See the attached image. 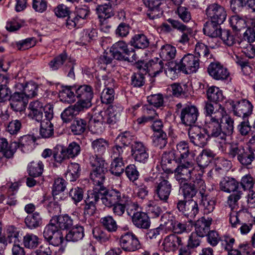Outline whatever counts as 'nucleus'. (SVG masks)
Masks as SVG:
<instances>
[{"mask_svg":"<svg viewBox=\"0 0 255 255\" xmlns=\"http://www.w3.org/2000/svg\"><path fill=\"white\" fill-rule=\"evenodd\" d=\"M178 164L174 170L175 179L178 183H185L192 181L199 185V188L204 189V181L202 179V174L199 173L198 166L192 160L176 161Z\"/></svg>","mask_w":255,"mask_h":255,"instance_id":"nucleus-1","label":"nucleus"},{"mask_svg":"<svg viewBox=\"0 0 255 255\" xmlns=\"http://www.w3.org/2000/svg\"><path fill=\"white\" fill-rule=\"evenodd\" d=\"M225 113V109L220 106L219 111L215 113L214 117L209 116L205 119V128L208 135L217 138L216 142L219 145L220 142H224L226 140V133L221 128L222 118Z\"/></svg>","mask_w":255,"mask_h":255,"instance_id":"nucleus-2","label":"nucleus"},{"mask_svg":"<svg viewBox=\"0 0 255 255\" xmlns=\"http://www.w3.org/2000/svg\"><path fill=\"white\" fill-rule=\"evenodd\" d=\"M147 182L157 184L155 192L160 200L166 202L171 191V185L169 182L163 179L160 173H152L149 177L145 178Z\"/></svg>","mask_w":255,"mask_h":255,"instance_id":"nucleus-3","label":"nucleus"},{"mask_svg":"<svg viewBox=\"0 0 255 255\" xmlns=\"http://www.w3.org/2000/svg\"><path fill=\"white\" fill-rule=\"evenodd\" d=\"M111 51L114 53V58L119 60L128 61L130 62H135L137 60V56L132 48H128L126 42L119 41L112 46Z\"/></svg>","mask_w":255,"mask_h":255,"instance_id":"nucleus-4","label":"nucleus"},{"mask_svg":"<svg viewBox=\"0 0 255 255\" xmlns=\"http://www.w3.org/2000/svg\"><path fill=\"white\" fill-rule=\"evenodd\" d=\"M234 114L243 119H249L253 112V106L252 104L246 99L242 100L231 101L229 102Z\"/></svg>","mask_w":255,"mask_h":255,"instance_id":"nucleus-5","label":"nucleus"},{"mask_svg":"<svg viewBox=\"0 0 255 255\" xmlns=\"http://www.w3.org/2000/svg\"><path fill=\"white\" fill-rule=\"evenodd\" d=\"M76 97L79 101L76 102L85 109L91 107L92 100L94 96L93 88L88 85L79 86L75 89Z\"/></svg>","mask_w":255,"mask_h":255,"instance_id":"nucleus-6","label":"nucleus"},{"mask_svg":"<svg viewBox=\"0 0 255 255\" xmlns=\"http://www.w3.org/2000/svg\"><path fill=\"white\" fill-rule=\"evenodd\" d=\"M199 58L192 54L185 55L178 63L180 71L187 74L195 73L199 68Z\"/></svg>","mask_w":255,"mask_h":255,"instance_id":"nucleus-7","label":"nucleus"},{"mask_svg":"<svg viewBox=\"0 0 255 255\" xmlns=\"http://www.w3.org/2000/svg\"><path fill=\"white\" fill-rule=\"evenodd\" d=\"M53 118V106L48 104L45 108V118L40 121V134L43 138H49L53 134V126L50 121Z\"/></svg>","mask_w":255,"mask_h":255,"instance_id":"nucleus-8","label":"nucleus"},{"mask_svg":"<svg viewBox=\"0 0 255 255\" xmlns=\"http://www.w3.org/2000/svg\"><path fill=\"white\" fill-rule=\"evenodd\" d=\"M199 112L198 108L194 105H186L180 111V118L182 124L186 126H195Z\"/></svg>","mask_w":255,"mask_h":255,"instance_id":"nucleus-9","label":"nucleus"},{"mask_svg":"<svg viewBox=\"0 0 255 255\" xmlns=\"http://www.w3.org/2000/svg\"><path fill=\"white\" fill-rule=\"evenodd\" d=\"M206 14L209 20L222 24L227 17V12L222 5L214 3L208 5L206 9Z\"/></svg>","mask_w":255,"mask_h":255,"instance_id":"nucleus-10","label":"nucleus"},{"mask_svg":"<svg viewBox=\"0 0 255 255\" xmlns=\"http://www.w3.org/2000/svg\"><path fill=\"white\" fill-rule=\"evenodd\" d=\"M43 237L51 245L58 246L63 240V236L60 230L52 223H49L44 228Z\"/></svg>","mask_w":255,"mask_h":255,"instance_id":"nucleus-11","label":"nucleus"},{"mask_svg":"<svg viewBox=\"0 0 255 255\" xmlns=\"http://www.w3.org/2000/svg\"><path fill=\"white\" fill-rule=\"evenodd\" d=\"M188 133L190 142L195 145L204 147L207 143L208 135L206 134L205 129L200 127H190Z\"/></svg>","mask_w":255,"mask_h":255,"instance_id":"nucleus-12","label":"nucleus"},{"mask_svg":"<svg viewBox=\"0 0 255 255\" xmlns=\"http://www.w3.org/2000/svg\"><path fill=\"white\" fill-rule=\"evenodd\" d=\"M177 208L190 220L193 219L199 212L198 204L193 200H179L177 203Z\"/></svg>","mask_w":255,"mask_h":255,"instance_id":"nucleus-13","label":"nucleus"},{"mask_svg":"<svg viewBox=\"0 0 255 255\" xmlns=\"http://www.w3.org/2000/svg\"><path fill=\"white\" fill-rule=\"evenodd\" d=\"M219 148L222 152H225L229 158L234 159L237 158L238 160L245 149L237 142H227L226 141L220 142Z\"/></svg>","mask_w":255,"mask_h":255,"instance_id":"nucleus-14","label":"nucleus"},{"mask_svg":"<svg viewBox=\"0 0 255 255\" xmlns=\"http://www.w3.org/2000/svg\"><path fill=\"white\" fill-rule=\"evenodd\" d=\"M120 245L127 252H134L140 247L137 238L132 233H127L122 235L120 239Z\"/></svg>","mask_w":255,"mask_h":255,"instance_id":"nucleus-15","label":"nucleus"},{"mask_svg":"<svg viewBox=\"0 0 255 255\" xmlns=\"http://www.w3.org/2000/svg\"><path fill=\"white\" fill-rule=\"evenodd\" d=\"M208 72L211 77L217 80H226L229 76L227 69L218 62L211 63Z\"/></svg>","mask_w":255,"mask_h":255,"instance_id":"nucleus-16","label":"nucleus"},{"mask_svg":"<svg viewBox=\"0 0 255 255\" xmlns=\"http://www.w3.org/2000/svg\"><path fill=\"white\" fill-rule=\"evenodd\" d=\"M42 103L39 101H34L31 102L28 106L29 111L28 116L37 122L42 121L45 118V108Z\"/></svg>","mask_w":255,"mask_h":255,"instance_id":"nucleus-17","label":"nucleus"},{"mask_svg":"<svg viewBox=\"0 0 255 255\" xmlns=\"http://www.w3.org/2000/svg\"><path fill=\"white\" fill-rule=\"evenodd\" d=\"M10 106L16 112H22L25 109L28 103V99L22 93L15 92L10 97Z\"/></svg>","mask_w":255,"mask_h":255,"instance_id":"nucleus-18","label":"nucleus"},{"mask_svg":"<svg viewBox=\"0 0 255 255\" xmlns=\"http://www.w3.org/2000/svg\"><path fill=\"white\" fill-rule=\"evenodd\" d=\"M238 129L242 135H252L248 143H250L251 144L255 143V119L252 125L248 119H243V121L238 126Z\"/></svg>","mask_w":255,"mask_h":255,"instance_id":"nucleus-19","label":"nucleus"},{"mask_svg":"<svg viewBox=\"0 0 255 255\" xmlns=\"http://www.w3.org/2000/svg\"><path fill=\"white\" fill-rule=\"evenodd\" d=\"M49 223H52L59 230H67L71 229L74 224L73 219L65 214L53 217Z\"/></svg>","mask_w":255,"mask_h":255,"instance_id":"nucleus-20","label":"nucleus"},{"mask_svg":"<svg viewBox=\"0 0 255 255\" xmlns=\"http://www.w3.org/2000/svg\"><path fill=\"white\" fill-rule=\"evenodd\" d=\"M101 199L104 205L111 208L121 201V193L115 189L106 191L101 196Z\"/></svg>","mask_w":255,"mask_h":255,"instance_id":"nucleus-21","label":"nucleus"},{"mask_svg":"<svg viewBox=\"0 0 255 255\" xmlns=\"http://www.w3.org/2000/svg\"><path fill=\"white\" fill-rule=\"evenodd\" d=\"M182 245L181 238L175 234L167 236L162 244L163 249L166 252H174Z\"/></svg>","mask_w":255,"mask_h":255,"instance_id":"nucleus-22","label":"nucleus"},{"mask_svg":"<svg viewBox=\"0 0 255 255\" xmlns=\"http://www.w3.org/2000/svg\"><path fill=\"white\" fill-rule=\"evenodd\" d=\"M123 110L119 104L110 106L106 111L107 124L111 126L117 123L120 120Z\"/></svg>","mask_w":255,"mask_h":255,"instance_id":"nucleus-23","label":"nucleus"},{"mask_svg":"<svg viewBox=\"0 0 255 255\" xmlns=\"http://www.w3.org/2000/svg\"><path fill=\"white\" fill-rule=\"evenodd\" d=\"M35 138L31 135H25L21 136L18 141L11 143V147L14 149V152L19 148L23 152L28 151L31 148V145L35 142Z\"/></svg>","mask_w":255,"mask_h":255,"instance_id":"nucleus-24","label":"nucleus"},{"mask_svg":"<svg viewBox=\"0 0 255 255\" xmlns=\"http://www.w3.org/2000/svg\"><path fill=\"white\" fill-rule=\"evenodd\" d=\"M212 219L203 217L198 219L195 224V234L200 237L206 236L209 232Z\"/></svg>","mask_w":255,"mask_h":255,"instance_id":"nucleus-25","label":"nucleus"},{"mask_svg":"<svg viewBox=\"0 0 255 255\" xmlns=\"http://www.w3.org/2000/svg\"><path fill=\"white\" fill-rule=\"evenodd\" d=\"M132 222L137 228L147 229L150 227V221L147 214L144 212L137 211L132 215Z\"/></svg>","mask_w":255,"mask_h":255,"instance_id":"nucleus-26","label":"nucleus"},{"mask_svg":"<svg viewBox=\"0 0 255 255\" xmlns=\"http://www.w3.org/2000/svg\"><path fill=\"white\" fill-rule=\"evenodd\" d=\"M163 0H143L145 6L148 8L147 15L151 19H154L160 17L161 11L159 6L162 3Z\"/></svg>","mask_w":255,"mask_h":255,"instance_id":"nucleus-27","label":"nucleus"},{"mask_svg":"<svg viewBox=\"0 0 255 255\" xmlns=\"http://www.w3.org/2000/svg\"><path fill=\"white\" fill-rule=\"evenodd\" d=\"M248 148L245 149L238 161L244 166L250 165L255 158V143H248Z\"/></svg>","mask_w":255,"mask_h":255,"instance_id":"nucleus-28","label":"nucleus"},{"mask_svg":"<svg viewBox=\"0 0 255 255\" xmlns=\"http://www.w3.org/2000/svg\"><path fill=\"white\" fill-rule=\"evenodd\" d=\"M85 110L79 104L76 103L74 105L68 107L61 115L63 121L65 123L70 122L74 117L78 115L79 113Z\"/></svg>","mask_w":255,"mask_h":255,"instance_id":"nucleus-29","label":"nucleus"},{"mask_svg":"<svg viewBox=\"0 0 255 255\" xmlns=\"http://www.w3.org/2000/svg\"><path fill=\"white\" fill-rule=\"evenodd\" d=\"M173 151L175 154V162L188 160L189 149L187 142H180L176 145V149Z\"/></svg>","mask_w":255,"mask_h":255,"instance_id":"nucleus-30","label":"nucleus"},{"mask_svg":"<svg viewBox=\"0 0 255 255\" xmlns=\"http://www.w3.org/2000/svg\"><path fill=\"white\" fill-rule=\"evenodd\" d=\"M168 21L174 28L183 32L179 41L182 43H187L189 39L188 34L192 33V29L178 20L169 19Z\"/></svg>","mask_w":255,"mask_h":255,"instance_id":"nucleus-31","label":"nucleus"},{"mask_svg":"<svg viewBox=\"0 0 255 255\" xmlns=\"http://www.w3.org/2000/svg\"><path fill=\"white\" fill-rule=\"evenodd\" d=\"M221 24L209 20L204 25V33L211 38H217L220 35Z\"/></svg>","mask_w":255,"mask_h":255,"instance_id":"nucleus-32","label":"nucleus"},{"mask_svg":"<svg viewBox=\"0 0 255 255\" xmlns=\"http://www.w3.org/2000/svg\"><path fill=\"white\" fill-rule=\"evenodd\" d=\"M107 172V169H93L90 173V178L93 184L99 189L103 190V184L105 179V173Z\"/></svg>","mask_w":255,"mask_h":255,"instance_id":"nucleus-33","label":"nucleus"},{"mask_svg":"<svg viewBox=\"0 0 255 255\" xmlns=\"http://www.w3.org/2000/svg\"><path fill=\"white\" fill-rule=\"evenodd\" d=\"M215 156V154L211 150H203L196 158L198 167L204 168L207 167Z\"/></svg>","mask_w":255,"mask_h":255,"instance_id":"nucleus-34","label":"nucleus"},{"mask_svg":"<svg viewBox=\"0 0 255 255\" xmlns=\"http://www.w3.org/2000/svg\"><path fill=\"white\" fill-rule=\"evenodd\" d=\"M8 79L3 75H0V102H2L10 100L11 91L7 86Z\"/></svg>","mask_w":255,"mask_h":255,"instance_id":"nucleus-35","label":"nucleus"},{"mask_svg":"<svg viewBox=\"0 0 255 255\" xmlns=\"http://www.w3.org/2000/svg\"><path fill=\"white\" fill-rule=\"evenodd\" d=\"M84 236V228L81 226L76 225L69 231L65 238L67 241L76 242L83 239Z\"/></svg>","mask_w":255,"mask_h":255,"instance_id":"nucleus-36","label":"nucleus"},{"mask_svg":"<svg viewBox=\"0 0 255 255\" xmlns=\"http://www.w3.org/2000/svg\"><path fill=\"white\" fill-rule=\"evenodd\" d=\"M101 114L99 112L97 117L96 115L92 116L89 121V129L93 133H100L103 131V117Z\"/></svg>","mask_w":255,"mask_h":255,"instance_id":"nucleus-37","label":"nucleus"},{"mask_svg":"<svg viewBox=\"0 0 255 255\" xmlns=\"http://www.w3.org/2000/svg\"><path fill=\"white\" fill-rule=\"evenodd\" d=\"M25 224L30 229H36L40 227L42 223V219L38 212L28 215L24 220Z\"/></svg>","mask_w":255,"mask_h":255,"instance_id":"nucleus-38","label":"nucleus"},{"mask_svg":"<svg viewBox=\"0 0 255 255\" xmlns=\"http://www.w3.org/2000/svg\"><path fill=\"white\" fill-rule=\"evenodd\" d=\"M220 189L225 192H231L240 191L239 190L238 182L234 178L225 177L223 178L220 183Z\"/></svg>","mask_w":255,"mask_h":255,"instance_id":"nucleus-39","label":"nucleus"},{"mask_svg":"<svg viewBox=\"0 0 255 255\" xmlns=\"http://www.w3.org/2000/svg\"><path fill=\"white\" fill-rule=\"evenodd\" d=\"M200 188L199 194L202 197V205L204 208V214H208L214 211L216 202L215 200L210 199L206 195H205V187L204 190H202V188Z\"/></svg>","mask_w":255,"mask_h":255,"instance_id":"nucleus-40","label":"nucleus"},{"mask_svg":"<svg viewBox=\"0 0 255 255\" xmlns=\"http://www.w3.org/2000/svg\"><path fill=\"white\" fill-rule=\"evenodd\" d=\"M76 87H63L59 92V97L61 100L68 103H73L75 101L76 93H74Z\"/></svg>","mask_w":255,"mask_h":255,"instance_id":"nucleus-41","label":"nucleus"},{"mask_svg":"<svg viewBox=\"0 0 255 255\" xmlns=\"http://www.w3.org/2000/svg\"><path fill=\"white\" fill-rule=\"evenodd\" d=\"M176 54L175 47L170 44H165L160 48L159 55L163 60L169 61L173 59L175 57Z\"/></svg>","mask_w":255,"mask_h":255,"instance_id":"nucleus-42","label":"nucleus"},{"mask_svg":"<svg viewBox=\"0 0 255 255\" xmlns=\"http://www.w3.org/2000/svg\"><path fill=\"white\" fill-rule=\"evenodd\" d=\"M131 46L136 48L144 49L147 47L149 41L147 37L143 34L134 35L130 41Z\"/></svg>","mask_w":255,"mask_h":255,"instance_id":"nucleus-43","label":"nucleus"},{"mask_svg":"<svg viewBox=\"0 0 255 255\" xmlns=\"http://www.w3.org/2000/svg\"><path fill=\"white\" fill-rule=\"evenodd\" d=\"M97 13L101 19L106 20L114 15L111 4H105L98 5L96 8Z\"/></svg>","mask_w":255,"mask_h":255,"instance_id":"nucleus-44","label":"nucleus"},{"mask_svg":"<svg viewBox=\"0 0 255 255\" xmlns=\"http://www.w3.org/2000/svg\"><path fill=\"white\" fill-rule=\"evenodd\" d=\"M161 220L162 223L160 225V227L162 230L165 229L173 232L176 222L173 216L166 213L162 216Z\"/></svg>","mask_w":255,"mask_h":255,"instance_id":"nucleus-45","label":"nucleus"},{"mask_svg":"<svg viewBox=\"0 0 255 255\" xmlns=\"http://www.w3.org/2000/svg\"><path fill=\"white\" fill-rule=\"evenodd\" d=\"M43 164L40 161H32L28 166V172L30 176L36 177L42 175L43 171Z\"/></svg>","mask_w":255,"mask_h":255,"instance_id":"nucleus-46","label":"nucleus"},{"mask_svg":"<svg viewBox=\"0 0 255 255\" xmlns=\"http://www.w3.org/2000/svg\"><path fill=\"white\" fill-rule=\"evenodd\" d=\"M188 182L186 181L185 183H179V184L184 197L186 198H191L196 194L197 187H195L196 183H188Z\"/></svg>","mask_w":255,"mask_h":255,"instance_id":"nucleus-47","label":"nucleus"},{"mask_svg":"<svg viewBox=\"0 0 255 255\" xmlns=\"http://www.w3.org/2000/svg\"><path fill=\"white\" fill-rule=\"evenodd\" d=\"M125 164L123 159H113L112 161L110 171L114 175L120 176L124 173Z\"/></svg>","mask_w":255,"mask_h":255,"instance_id":"nucleus-48","label":"nucleus"},{"mask_svg":"<svg viewBox=\"0 0 255 255\" xmlns=\"http://www.w3.org/2000/svg\"><path fill=\"white\" fill-rule=\"evenodd\" d=\"M100 223L109 232H116L118 228L116 221L112 216L108 215L101 218Z\"/></svg>","mask_w":255,"mask_h":255,"instance_id":"nucleus-49","label":"nucleus"},{"mask_svg":"<svg viewBox=\"0 0 255 255\" xmlns=\"http://www.w3.org/2000/svg\"><path fill=\"white\" fill-rule=\"evenodd\" d=\"M147 68L149 72H150L154 76H155L162 72L163 63L161 60L158 58L155 60H151L147 63Z\"/></svg>","mask_w":255,"mask_h":255,"instance_id":"nucleus-50","label":"nucleus"},{"mask_svg":"<svg viewBox=\"0 0 255 255\" xmlns=\"http://www.w3.org/2000/svg\"><path fill=\"white\" fill-rule=\"evenodd\" d=\"M207 96L208 100L213 102H219L223 99L222 91L216 86L208 88L207 91Z\"/></svg>","mask_w":255,"mask_h":255,"instance_id":"nucleus-51","label":"nucleus"},{"mask_svg":"<svg viewBox=\"0 0 255 255\" xmlns=\"http://www.w3.org/2000/svg\"><path fill=\"white\" fill-rule=\"evenodd\" d=\"M86 127V121L82 119H79L73 121L70 128L74 134L80 135L85 131Z\"/></svg>","mask_w":255,"mask_h":255,"instance_id":"nucleus-52","label":"nucleus"},{"mask_svg":"<svg viewBox=\"0 0 255 255\" xmlns=\"http://www.w3.org/2000/svg\"><path fill=\"white\" fill-rule=\"evenodd\" d=\"M80 171V167L79 164L72 163L68 166V170L65 175L67 179L70 181H75L79 177Z\"/></svg>","mask_w":255,"mask_h":255,"instance_id":"nucleus-53","label":"nucleus"},{"mask_svg":"<svg viewBox=\"0 0 255 255\" xmlns=\"http://www.w3.org/2000/svg\"><path fill=\"white\" fill-rule=\"evenodd\" d=\"M108 145V141L103 138L96 139L92 142V147L95 152L99 155H102L105 152Z\"/></svg>","mask_w":255,"mask_h":255,"instance_id":"nucleus-54","label":"nucleus"},{"mask_svg":"<svg viewBox=\"0 0 255 255\" xmlns=\"http://www.w3.org/2000/svg\"><path fill=\"white\" fill-rule=\"evenodd\" d=\"M89 160L91 165L94 168L93 169H107V164L101 156L92 155L90 157Z\"/></svg>","mask_w":255,"mask_h":255,"instance_id":"nucleus-55","label":"nucleus"},{"mask_svg":"<svg viewBox=\"0 0 255 255\" xmlns=\"http://www.w3.org/2000/svg\"><path fill=\"white\" fill-rule=\"evenodd\" d=\"M37 236L32 234H27L23 237V243L24 247L28 249H34L39 244Z\"/></svg>","mask_w":255,"mask_h":255,"instance_id":"nucleus-56","label":"nucleus"},{"mask_svg":"<svg viewBox=\"0 0 255 255\" xmlns=\"http://www.w3.org/2000/svg\"><path fill=\"white\" fill-rule=\"evenodd\" d=\"M146 210L148 214L152 218L159 217L163 212L161 207L152 201H149L147 203Z\"/></svg>","mask_w":255,"mask_h":255,"instance_id":"nucleus-57","label":"nucleus"},{"mask_svg":"<svg viewBox=\"0 0 255 255\" xmlns=\"http://www.w3.org/2000/svg\"><path fill=\"white\" fill-rule=\"evenodd\" d=\"M115 93L113 87L105 88L101 94V100L102 103L109 104L114 100Z\"/></svg>","mask_w":255,"mask_h":255,"instance_id":"nucleus-58","label":"nucleus"},{"mask_svg":"<svg viewBox=\"0 0 255 255\" xmlns=\"http://www.w3.org/2000/svg\"><path fill=\"white\" fill-rule=\"evenodd\" d=\"M167 137L165 132L160 133H154L152 136V142L154 146L162 148L165 146L167 143Z\"/></svg>","mask_w":255,"mask_h":255,"instance_id":"nucleus-59","label":"nucleus"},{"mask_svg":"<svg viewBox=\"0 0 255 255\" xmlns=\"http://www.w3.org/2000/svg\"><path fill=\"white\" fill-rule=\"evenodd\" d=\"M230 23L234 30L240 31L246 26L245 19L238 15H233L230 19Z\"/></svg>","mask_w":255,"mask_h":255,"instance_id":"nucleus-60","label":"nucleus"},{"mask_svg":"<svg viewBox=\"0 0 255 255\" xmlns=\"http://www.w3.org/2000/svg\"><path fill=\"white\" fill-rule=\"evenodd\" d=\"M67 60V56L65 53H61L54 58L49 63L50 68L52 70H56Z\"/></svg>","mask_w":255,"mask_h":255,"instance_id":"nucleus-61","label":"nucleus"},{"mask_svg":"<svg viewBox=\"0 0 255 255\" xmlns=\"http://www.w3.org/2000/svg\"><path fill=\"white\" fill-rule=\"evenodd\" d=\"M133 139V136L131 133L129 132L125 131L119 135L115 141L126 148L131 143Z\"/></svg>","mask_w":255,"mask_h":255,"instance_id":"nucleus-62","label":"nucleus"},{"mask_svg":"<svg viewBox=\"0 0 255 255\" xmlns=\"http://www.w3.org/2000/svg\"><path fill=\"white\" fill-rule=\"evenodd\" d=\"M243 195L242 191H234L228 197L227 200V204L231 208V210H233L238 206V201L241 199Z\"/></svg>","mask_w":255,"mask_h":255,"instance_id":"nucleus-63","label":"nucleus"},{"mask_svg":"<svg viewBox=\"0 0 255 255\" xmlns=\"http://www.w3.org/2000/svg\"><path fill=\"white\" fill-rule=\"evenodd\" d=\"M53 156L55 161L59 163H61L64 160L68 158L65 148L62 146H57L54 148Z\"/></svg>","mask_w":255,"mask_h":255,"instance_id":"nucleus-64","label":"nucleus"}]
</instances>
